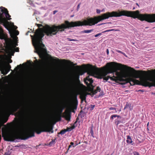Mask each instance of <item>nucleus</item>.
Listing matches in <instances>:
<instances>
[{
  "label": "nucleus",
  "mask_w": 155,
  "mask_h": 155,
  "mask_svg": "<svg viewBox=\"0 0 155 155\" xmlns=\"http://www.w3.org/2000/svg\"><path fill=\"white\" fill-rule=\"evenodd\" d=\"M135 9V8H133V9L134 10Z\"/></svg>",
  "instance_id": "774afa93"
},
{
  "label": "nucleus",
  "mask_w": 155,
  "mask_h": 155,
  "mask_svg": "<svg viewBox=\"0 0 155 155\" xmlns=\"http://www.w3.org/2000/svg\"><path fill=\"white\" fill-rule=\"evenodd\" d=\"M0 12V24L3 25L8 30H9V22L7 21L10 20L11 18H10L11 16L8 13L7 9L4 7H1ZM3 31L0 25V39H2L3 36Z\"/></svg>",
  "instance_id": "39448f33"
},
{
  "label": "nucleus",
  "mask_w": 155,
  "mask_h": 155,
  "mask_svg": "<svg viewBox=\"0 0 155 155\" xmlns=\"http://www.w3.org/2000/svg\"><path fill=\"white\" fill-rule=\"evenodd\" d=\"M84 83L86 84L87 86L91 85L93 81L92 78H90L89 76L87 77L86 79L84 80Z\"/></svg>",
  "instance_id": "4468645a"
},
{
  "label": "nucleus",
  "mask_w": 155,
  "mask_h": 155,
  "mask_svg": "<svg viewBox=\"0 0 155 155\" xmlns=\"http://www.w3.org/2000/svg\"><path fill=\"white\" fill-rule=\"evenodd\" d=\"M53 127L51 125H45L42 126L35 125L32 129H29L23 134L24 138L22 139L25 140L35 136V132L39 134L42 132L53 133Z\"/></svg>",
  "instance_id": "20e7f679"
},
{
  "label": "nucleus",
  "mask_w": 155,
  "mask_h": 155,
  "mask_svg": "<svg viewBox=\"0 0 155 155\" xmlns=\"http://www.w3.org/2000/svg\"><path fill=\"white\" fill-rule=\"evenodd\" d=\"M73 102L74 104V106L76 108L78 104V101L77 99V95H75L73 97Z\"/></svg>",
  "instance_id": "a211bd4d"
},
{
  "label": "nucleus",
  "mask_w": 155,
  "mask_h": 155,
  "mask_svg": "<svg viewBox=\"0 0 155 155\" xmlns=\"http://www.w3.org/2000/svg\"><path fill=\"white\" fill-rule=\"evenodd\" d=\"M117 117V115H112L111 116H110V119H114V117Z\"/></svg>",
  "instance_id": "cd10ccee"
},
{
  "label": "nucleus",
  "mask_w": 155,
  "mask_h": 155,
  "mask_svg": "<svg viewBox=\"0 0 155 155\" xmlns=\"http://www.w3.org/2000/svg\"><path fill=\"white\" fill-rule=\"evenodd\" d=\"M66 132H67V130H66V129H64L61 130L59 133H58V134L63 135Z\"/></svg>",
  "instance_id": "412c9836"
},
{
  "label": "nucleus",
  "mask_w": 155,
  "mask_h": 155,
  "mask_svg": "<svg viewBox=\"0 0 155 155\" xmlns=\"http://www.w3.org/2000/svg\"><path fill=\"white\" fill-rule=\"evenodd\" d=\"M74 144V143L72 142H71L70 143V145L69 146V147H68V149L70 148L71 147V146L73 145Z\"/></svg>",
  "instance_id": "c9c22d12"
},
{
  "label": "nucleus",
  "mask_w": 155,
  "mask_h": 155,
  "mask_svg": "<svg viewBox=\"0 0 155 155\" xmlns=\"http://www.w3.org/2000/svg\"><path fill=\"white\" fill-rule=\"evenodd\" d=\"M133 153L134 155H140L139 153L137 151H134Z\"/></svg>",
  "instance_id": "473e14b6"
},
{
  "label": "nucleus",
  "mask_w": 155,
  "mask_h": 155,
  "mask_svg": "<svg viewBox=\"0 0 155 155\" xmlns=\"http://www.w3.org/2000/svg\"><path fill=\"white\" fill-rule=\"evenodd\" d=\"M109 31H112L114 30V29H111L110 30H108Z\"/></svg>",
  "instance_id": "8fccbe9b"
},
{
  "label": "nucleus",
  "mask_w": 155,
  "mask_h": 155,
  "mask_svg": "<svg viewBox=\"0 0 155 155\" xmlns=\"http://www.w3.org/2000/svg\"><path fill=\"white\" fill-rule=\"evenodd\" d=\"M14 27L15 29H16L17 28V27L16 26L14 25Z\"/></svg>",
  "instance_id": "603ef678"
},
{
  "label": "nucleus",
  "mask_w": 155,
  "mask_h": 155,
  "mask_svg": "<svg viewBox=\"0 0 155 155\" xmlns=\"http://www.w3.org/2000/svg\"><path fill=\"white\" fill-rule=\"evenodd\" d=\"M117 117H118V118L120 117V118H121V117H120V116H119V115H117Z\"/></svg>",
  "instance_id": "4d7b16f0"
},
{
  "label": "nucleus",
  "mask_w": 155,
  "mask_h": 155,
  "mask_svg": "<svg viewBox=\"0 0 155 155\" xmlns=\"http://www.w3.org/2000/svg\"><path fill=\"white\" fill-rule=\"evenodd\" d=\"M96 12H97V13L99 14L101 12V11L100 10L97 9Z\"/></svg>",
  "instance_id": "79ce46f5"
},
{
  "label": "nucleus",
  "mask_w": 155,
  "mask_h": 155,
  "mask_svg": "<svg viewBox=\"0 0 155 155\" xmlns=\"http://www.w3.org/2000/svg\"><path fill=\"white\" fill-rule=\"evenodd\" d=\"M52 60H53V61H55V62L59 61H60V60L58 59H52Z\"/></svg>",
  "instance_id": "e433bc0d"
},
{
  "label": "nucleus",
  "mask_w": 155,
  "mask_h": 155,
  "mask_svg": "<svg viewBox=\"0 0 155 155\" xmlns=\"http://www.w3.org/2000/svg\"><path fill=\"white\" fill-rule=\"evenodd\" d=\"M34 62L35 65L37 66H41L44 63V61L41 60L39 61H38L37 59H36Z\"/></svg>",
  "instance_id": "dca6fc26"
},
{
  "label": "nucleus",
  "mask_w": 155,
  "mask_h": 155,
  "mask_svg": "<svg viewBox=\"0 0 155 155\" xmlns=\"http://www.w3.org/2000/svg\"><path fill=\"white\" fill-rule=\"evenodd\" d=\"M76 67H77V68H79V66H76Z\"/></svg>",
  "instance_id": "e2e57ef3"
},
{
  "label": "nucleus",
  "mask_w": 155,
  "mask_h": 155,
  "mask_svg": "<svg viewBox=\"0 0 155 155\" xmlns=\"http://www.w3.org/2000/svg\"><path fill=\"white\" fill-rule=\"evenodd\" d=\"M104 76L102 75L101 73L99 74L98 75V78L100 79L103 78Z\"/></svg>",
  "instance_id": "393cba45"
},
{
  "label": "nucleus",
  "mask_w": 155,
  "mask_h": 155,
  "mask_svg": "<svg viewBox=\"0 0 155 155\" xmlns=\"http://www.w3.org/2000/svg\"><path fill=\"white\" fill-rule=\"evenodd\" d=\"M72 63V64L73 66H74L75 65H76V64H73V63Z\"/></svg>",
  "instance_id": "5fc2aeb1"
},
{
  "label": "nucleus",
  "mask_w": 155,
  "mask_h": 155,
  "mask_svg": "<svg viewBox=\"0 0 155 155\" xmlns=\"http://www.w3.org/2000/svg\"><path fill=\"white\" fill-rule=\"evenodd\" d=\"M101 34H102L101 33H98V34H97L95 35L94 36L95 37H98V36H99V35H101Z\"/></svg>",
  "instance_id": "4c0bfd02"
},
{
  "label": "nucleus",
  "mask_w": 155,
  "mask_h": 155,
  "mask_svg": "<svg viewBox=\"0 0 155 155\" xmlns=\"http://www.w3.org/2000/svg\"><path fill=\"white\" fill-rule=\"evenodd\" d=\"M71 129L72 130L75 128V126L74 125H73V126H71Z\"/></svg>",
  "instance_id": "49530a36"
},
{
  "label": "nucleus",
  "mask_w": 155,
  "mask_h": 155,
  "mask_svg": "<svg viewBox=\"0 0 155 155\" xmlns=\"http://www.w3.org/2000/svg\"><path fill=\"white\" fill-rule=\"evenodd\" d=\"M97 92V90H94L93 89L92 91V93L93 94H96Z\"/></svg>",
  "instance_id": "2f4dec72"
},
{
  "label": "nucleus",
  "mask_w": 155,
  "mask_h": 155,
  "mask_svg": "<svg viewBox=\"0 0 155 155\" xmlns=\"http://www.w3.org/2000/svg\"><path fill=\"white\" fill-rule=\"evenodd\" d=\"M2 136L5 140L8 141H13L15 139L20 138V137L19 135L14 134L10 131H6L4 133L2 132Z\"/></svg>",
  "instance_id": "0eeeda50"
},
{
  "label": "nucleus",
  "mask_w": 155,
  "mask_h": 155,
  "mask_svg": "<svg viewBox=\"0 0 155 155\" xmlns=\"http://www.w3.org/2000/svg\"><path fill=\"white\" fill-rule=\"evenodd\" d=\"M55 139L52 140L49 143V145H52L54 144L55 143Z\"/></svg>",
  "instance_id": "b1692460"
},
{
  "label": "nucleus",
  "mask_w": 155,
  "mask_h": 155,
  "mask_svg": "<svg viewBox=\"0 0 155 155\" xmlns=\"http://www.w3.org/2000/svg\"><path fill=\"white\" fill-rule=\"evenodd\" d=\"M125 16L134 18H137L142 21H145L149 23L155 22V14H141L138 10L135 11H121V16Z\"/></svg>",
  "instance_id": "7ed1b4c3"
},
{
  "label": "nucleus",
  "mask_w": 155,
  "mask_h": 155,
  "mask_svg": "<svg viewBox=\"0 0 155 155\" xmlns=\"http://www.w3.org/2000/svg\"><path fill=\"white\" fill-rule=\"evenodd\" d=\"M8 120V118H5V120H4V123H6Z\"/></svg>",
  "instance_id": "37998d69"
},
{
  "label": "nucleus",
  "mask_w": 155,
  "mask_h": 155,
  "mask_svg": "<svg viewBox=\"0 0 155 155\" xmlns=\"http://www.w3.org/2000/svg\"><path fill=\"white\" fill-rule=\"evenodd\" d=\"M126 142L127 143L129 144L133 142V141L131 137L129 135L127 136V140H126Z\"/></svg>",
  "instance_id": "6ab92c4d"
},
{
  "label": "nucleus",
  "mask_w": 155,
  "mask_h": 155,
  "mask_svg": "<svg viewBox=\"0 0 155 155\" xmlns=\"http://www.w3.org/2000/svg\"><path fill=\"white\" fill-rule=\"evenodd\" d=\"M4 155H9V154L8 153H5Z\"/></svg>",
  "instance_id": "3c124183"
},
{
  "label": "nucleus",
  "mask_w": 155,
  "mask_h": 155,
  "mask_svg": "<svg viewBox=\"0 0 155 155\" xmlns=\"http://www.w3.org/2000/svg\"><path fill=\"white\" fill-rule=\"evenodd\" d=\"M62 61H66V60H64V59H63V60H62Z\"/></svg>",
  "instance_id": "680f3d73"
},
{
  "label": "nucleus",
  "mask_w": 155,
  "mask_h": 155,
  "mask_svg": "<svg viewBox=\"0 0 155 155\" xmlns=\"http://www.w3.org/2000/svg\"><path fill=\"white\" fill-rule=\"evenodd\" d=\"M79 118L78 117L76 119V121L74 122V124H75L78 121V120H79Z\"/></svg>",
  "instance_id": "a19ab883"
},
{
  "label": "nucleus",
  "mask_w": 155,
  "mask_h": 155,
  "mask_svg": "<svg viewBox=\"0 0 155 155\" xmlns=\"http://www.w3.org/2000/svg\"><path fill=\"white\" fill-rule=\"evenodd\" d=\"M87 94L86 92H82L80 94V98L81 99V101H85L86 102V97Z\"/></svg>",
  "instance_id": "2eb2a0df"
},
{
  "label": "nucleus",
  "mask_w": 155,
  "mask_h": 155,
  "mask_svg": "<svg viewBox=\"0 0 155 155\" xmlns=\"http://www.w3.org/2000/svg\"><path fill=\"white\" fill-rule=\"evenodd\" d=\"M138 91H142V92H143V90H139Z\"/></svg>",
  "instance_id": "6e6d98bb"
},
{
  "label": "nucleus",
  "mask_w": 155,
  "mask_h": 155,
  "mask_svg": "<svg viewBox=\"0 0 155 155\" xmlns=\"http://www.w3.org/2000/svg\"><path fill=\"white\" fill-rule=\"evenodd\" d=\"M72 129H71V127H70V128H67L66 129V130H67V131H71V130H72Z\"/></svg>",
  "instance_id": "72a5a7b5"
},
{
  "label": "nucleus",
  "mask_w": 155,
  "mask_h": 155,
  "mask_svg": "<svg viewBox=\"0 0 155 155\" xmlns=\"http://www.w3.org/2000/svg\"><path fill=\"white\" fill-rule=\"evenodd\" d=\"M136 4H137V5L138 6H139V5H138V3H137Z\"/></svg>",
  "instance_id": "0e129e2a"
},
{
  "label": "nucleus",
  "mask_w": 155,
  "mask_h": 155,
  "mask_svg": "<svg viewBox=\"0 0 155 155\" xmlns=\"http://www.w3.org/2000/svg\"><path fill=\"white\" fill-rule=\"evenodd\" d=\"M84 73H82L81 74V75H82Z\"/></svg>",
  "instance_id": "338daca9"
},
{
  "label": "nucleus",
  "mask_w": 155,
  "mask_h": 155,
  "mask_svg": "<svg viewBox=\"0 0 155 155\" xmlns=\"http://www.w3.org/2000/svg\"><path fill=\"white\" fill-rule=\"evenodd\" d=\"M109 30H106L104 31H103L102 32L104 33V32H109Z\"/></svg>",
  "instance_id": "09e8293b"
},
{
  "label": "nucleus",
  "mask_w": 155,
  "mask_h": 155,
  "mask_svg": "<svg viewBox=\"0 0 155 155\" xmlns=\"http://www.w3.org/2000/svg\"><path fill=\"white\" fill-rule=\"evenodd\" d=\"M21 108V107L20 105L13 103L7 106L5 109L4 112L5 114L9 116L11 114H13V113L17 111L18 109Z\"/></svg>",
  "instance_id": "423d86ee"
},
{
  "label": "nucleus",
  "mask_w": 155,
  "mask_h": 155,
  "mask_svg": "<svg viewBox=\"0 0 155 155\" xmlns=\"http://www.w3.org/2000/svg\"><path fill=\"white\" fill-rule=\"evenodd\" d=\"M130 106H131V104L127 103L125 106V107H124V109H125L126 108H130Z\"/></svg>",
  "instance_id": "4be33fe9"
},
{
  "label": "nucleus",
  "mask_w": 155,
  "mask_h": 155,
  "mask_svg": "<svg viewBox=\"0 0 155 155\" xmlns=\"http://www.w3.org/2000/svg\"><path fill=\"white\" fill-rule=\"evenodd\" d=\"M38 117L37 116H35L33 117L32 118V120L34 121H38Z\"/></svg>",
  "instance_id": "5701e85b"
},
{
  "label": "nucleus",
  "mask_w": 155,
  "mask_h": 155,
  "mask_svg": "<svg viewBox=\"0 0 155 155\" xmlns=\"http://www.w3.org/2000/svg\"><path fill=\"white\" fill-rule=\"evenodd\" d=\"M130 108V110H132V108H131V107H130V108Z\"/></svg>",
  "instance_id": "bf43d9fd"
},
{
  "label": "nucleus",
  "mask_w": 155,
  "mask_h": 155,
  "mask_svg": "<svg viewBox=\"0 0 155 155\" xmlns=\"http://www.w3.org/2000/svg\"><path fill=\"white\" fill-rule=\"evenodd\" d=\"M5 67H6V68H7L8 70H10V69L11 68L10 65L9 64H8L7 66Z\"/></svg>",
  "instance_id": "c756f323"
},
{
  "label": "nucleus",
  "mask_w": 155,
  "mask_h": 155,
  "mask_svg": "<svg viewBox=\"0 0 155 155\" xmlns=\"http://www.w3.org/2000/svg\"><path fill=\"white\" fill-rule=\"evenodd\" d=\"M67 39L68 40V41H78V40L74 39H71L70 38H67Z\"/></svg>",
  "instance_id": "a878e982"
},
{
  "label": "nucleus",
  "mask_w": 155,
  "mask_h": 155,
  "mask_svg": "<svg viewBox=\"0 0 155 155\" xmlns=\"http://www.w3.org/2000/svg\"><path fill=\"white\" fill-rule=\"evenodd\" d=\"M151 94L155 95V92L154 93V92H151Z\"/></svg>",
  "instance_id": "864d4df0"
},
{
  "label": "nucleus",
  "mask_w": 155,
  "mask_h": 155,
  "mask_svg": "<svg viewBox=\"0 0 155 155\" xmlns=\"http://www.w3.org/2000/svg\"><path fill=\"white\" fill-rule=\"evenodd\" d=\"M107 67L101 72L104 77L109 73L115 72L116 74V72H118V70L124 69L130 72H135L133 75V77L130 76L127 80V82L131 85H133L136 84L144 87H155V80L152 82L148 81H153V79L150 77L155 74V69L152 71H136L131 67L114 62L107 63Z\"/></svg>",
  "instance_id": "f03ea898"
},
{
  "label": "nucleus",
  "mask_w": 155,
  "mask_h": 155,
  "mask_svg": "<svg viewBox=\"0 0 155 155\" xmlns=\"http://www.w3.org/2000/svg\"><path fill=\"white\" fill-rule=\"evenodd\" d=\"M97 91L98 92H100L101 91V89L99 86H97L96 89Z\"/></svg>",
  "instance_id": "c85d7f7f"
},
{
  "label": "nucleus",
  "mask_w": 155,
  "mask_h": 155,
  "mask_svg": "<svg viewBox=\"0 0 155 155\" xmlns=\"http://www.w3.org/2000/svg\"><path fill=\"white\" fill-rule=\"evenodd\" d=\"M93 31V29H91V30H85L81 31V32L83 33H91V32Z\"/></svg>",
  "instance_id": "aec40b11"
},
{
  "label": "nucleus",
  "mask_w": 155,
  "mask_h": 155,
  "mask_svg": "<svg viewBox=\"0 0 155 155\" xmlns=\"http://www.w3.org/2000/svg\"><path fill=\"white\" fill-rule=\"evenodd\" d=\"M63 108L61 107H59L58 109V113L57 114L56 116L54 118V120L56 121H58L61 120V114L62 112Z\"/></svg>",
  "instance_id": "9d476101"
},
{
  "label": "nucleus",
  "mask_w": 155,
  "mask_h": 155,
  "mask_svg": "<svg viewBox=\"0 0 155 155\" xmlns=\"http://www.w3.org/2000/svg\"><path fill=\"white\" fill-rule=\"evenodd\" d=\"M19 34V32L17 30H15L13 32L12 35V34H11V35L12 38L17 39L18 38L16 36L18 35Z\"/></svg>",
  "instance_id": "f3484780"
},
{
  "label": "nucleus",
  "mask_w": 155,
  "mask_h": 155,
  "mask_svg": "<svg viewBox=\"0 0 155 155\" xmlns=\"http://www.w3.org/2000/svg\"><path fill=\"white\" fill-rule=\"evenodd\" d=\"M9 45V50L10 51L12 55H13L15 51L19 52L18 48H16L15 46L13 45L12 40L8 41Z\"/></svg>",
  "instance_id": "1a4fd4ad"
},
{
  "label": "nucleus",
  "mask_w": 155,
  "mask_h": 155,
  "mask_svg": "<svg viewBox=\"0 0 155 155\" xmlns=\"http://www.w3.org/2000/svg\"><path fill=\"white\" fill-rule=\"evenodd\" d=\"M95 107L94 105H91V110H93Z\"/></svg>",
  "instance_id": "f704fd0d"
},
{
  "label": "nucleus",
  "mask_w": 155,
  "mask_h": 155,
  "mask_svg": "<svg viewBox=\"0 0 155 155\" xmlns=\"http://www.w3.org/2000/svg\"><path fill=\"white\" fill-rule=\"evenodd\" d=\"M120 122V121L119 120H117L115 122V124L117 125H118Z\"/></svg>",
  "instance_id": "7c9ffc66"
},
{
  "label": "nucleus",
  "mask_w": 155,
  "mask_h": 155,
  "mask_svg": "<svg viewBox=\"0 0 155 155\" xmlns=\"http://www.w3.org/2000/svg\"><path fill=\"white\" fill-rule=\"evenodd\" d=\"M91 135L92 136H93V132L92 130H91Z\"/></svg>",
  "instance_id": "c03bdc74"
},
{
  "label": "nucleus",
  "mask_w": 155,
  "mask_h": 155,
  "mask_svg": "<svg viewBox=\"0 0 155 155\" xmlns=\"http://www.w3.org/2000/svg\"><path fill=\"white\" fill-rule=\"evenodd\" d=\"M57 12V11L56 10H55L53 12V14H55Z\"/></svg>",
  "instance_id": "de8ad7c7"
},
{
  "label": "nucleus",
  "mask_w": 155,
  "mask_h": 155,
  "mask_svg": "<svg viewBox=\"0 0 155 155\" xmlns=\"http://www.w3.org/2000/svg\"><path fill=\"white\" fill-rule=\"evenodd\" d=\"M148 28V27H146V28Z\"/></svg>",
  "instance_id": "69168bd1"
},
{
  "label": "nucleus",
  "mask_w": 155,
  "mask_h": 155,
  "mask_svg": "<svg viewBox=\"0 0 155 155\" xmlns=\"http://www.w3.org/2000/svg\"><path fill=\"white\" fill-rule=\"evenodd\" d=\"M115 51L117 52L118 53H121V54H124V55H125V54L124 53V52H123L121 51H119V50H116Z\"/></svg>",
  "instance_id": "bb28decb"
},
{
  "label": "nucleus",
  "mask_w": 155,
  "mask_h": 155,
  "mask_svg": "<svg viewBox=\"0 0 155 155\" xmlns=\"http://www.w3.org/2000/svg\"><path fill=\"white\" fill-rule=\"evenodd\" d=\"M0 68L2 71V73L3 74L5 75L7 74L9 71V70H8L4 66L3 63L0 61Z\"/></svg>",
  "instance_id": "f8f14e48"
},
{
  "label": "nucleus",
  "mask_w": 155,
  "mask_h": 155,
  "mask_svg": "<svg viewBox=\"0 0 155 155\" xmlns=\"http://www.w3.org/2000/svg\"><path fill=\"white\" fill-rule=\"evenodd\" d=\"M62 117L64 118L68 121H70L71 117V113L68 110H65Z\"/></svg>",
  "instance_id": "ddd939ff"
},
{
  "label": "nucleus",
  "mask_w": 155,
  "mask_h": 155,
  "mask_svg": "<svg viewBox=\"0 0 155 155\" xmlns=\"http://www.w3.org/2000/svg\"><path fill=\"white\" fill-rule=\"evenodd\" d=\"M80 5H81V3H80L78 4V5L77 6V11H78V9H79Z\"/></svg>",
  "instance_id": "ea45409f"
},
{
  "label": "nucleus",
  "mask_w": 155,
  "mask_h": 155,
  "mask_svg": "<svg viewBox=\"0 0 155 155\" xmlns=\"http://www.w3.org/2000/svg\"><path fill=\"white\" fill-rule=\"evenodd\" d=\"M116 76H115L113 74V76L110 77V76H108L107 77L105 76L103 78V79L107 81L109 79H110L111 80L115 81L116 82H117L118 81H121V74L119 72H116Z\"/></svg>",
  "instance_id": "6e6552de"
},
{
  "label": "nucleus",
  "mask_w": 155,
  "mask_h": 155,
  "mask_svg": "<svg viewBox=\"0 0 155 155\" xmlns=\"http://www.w3.org/2000/svg\"><path fill=\"white\" fill-rule=\"evenodd\" d=\"M110 110H116V108L114 107H111L109 108Z\"/></svg>",
  "instance_id": "58836bf2"
},
{
  "label": "nucleus",
  "mask_w": 155,
  "mask_h": 155,
  "mask_svg": "<svg viewBox=\"0 0 155 155\" xmlns=\"http://www.w3.org/2000/svg\"><path fill=\"white\" fill-rule=\"evenodd\" d=\"M100 21L101 15L94 18H87L86 20H84L82 21H78L70 22L68 21H65L64 23L58 26L53 25L50 26L47 25L42 28H40L43 26L42 24H36L38 28L36 30L34 37L31 35L35 48V52L39 54L46 51V49L44 48L45 45L42 43V38L44 36V33L47 36H52L53 35H56L59 31H64L65 29L82 26H91Z\"/></svg>",
  "instance_id": "f257e3e1"
},
{
  "label": "nucleus",
  "mask_w": 155,
  "mask_h": 155,
  "mask_svg": "<svg viewBox=\"0 0 155 155\" xmlns=\"http://www.w3.org/2000/svg\"><path fill=\"white\" fill-rule=\"evenodd\" d=\"M12 62V60H10L9 61V63H11Z\"/></svg>",
  "instance_id": "13d9d810"
},
{
  "label": "nucleus",
  "mask_w": 155,
  "mask_h": 155,
  "mask_svg": "<svg viewBox=\"0 0 155 155\" xmlns=\"http://www.w3.org/2000/svg\"><path fill=\"white\" fill-rule=\"evenodd\" d=\"M21 64H20L19 65H18L17 67H19V66H21Z\"/></svg>",
  "instance_id": "052dcab7"
},
{
  "label": "nucleus",
  "mask_w": 155,
  "mask_h": 155,
  "mask_svg": "<svg viewBox=\"0 0 155 155\" xmlns=\"http://www.w3.org/2000/svg\"><path fill=\"white\" fill-rule=\"evenodd\" d=\"M106 52H107V54H108L109 53V51L108 49H107Z\"/></svg>",
  "instance_id": "a18cd8bd"
},
{
  "label": "nucleus",
  "mask_w": 155,
  "mask_h": 155,
  "mask_svg": "<svg viewBox=\"0 0 155 155\" xmlns=\"http://www.w3.org/2000/svg\"><path fill=\"white\" fill-rule=\"evenodd\" d=\"M88 68V73L89 74H93L99 71V69L96 66H93L92 65Z\"/></svg>",
  "instance_id": "9b49d317"
}]
</instances>
